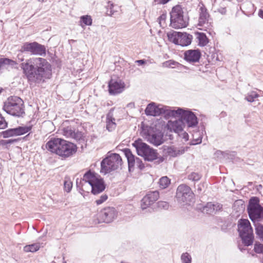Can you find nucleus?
Segmentation results:
<instances>
[{"label": "nucleus", "mask_w": 263, "mask_h": 263, "mask_svg": "<svg viewBox=\"0 0 263 263\" xmlns=\"http://www.w3.org/2000/svg\"><path fill=\"white\" fill-rule=\"evenodd\" d=\"M135 63L139 66H143L146 64L147 60L144 59L138 60L135 61Z\"/></svg>", "instance_id": "nucleus-58"}, {"label": "nucleus", "mask_w": 263, "mask_h": 263, "mask_svg": "<svg viewBox=\"0 0 263 263\" xmlns=\"http://www.w3.org/2000/svg\"><path fill=\"white\" fill-rule=\"evenodd\" d=\"M154 132V128L148 125H144L143 123L141 127L140 135L145 140H147L152 134Z\"/></svg>", "instance_id": "nucleus-29"}, {"label": "nucleus", "mask_w": 263, "mask_h": 263, "mask_svg": "<svg viewBox=\"0 0 263 263\" xmlns=\"http://www.w3.org/2000/svg\"><path fill=\"white\" fill-rule=\"evenodd\" d=\"M166 17V15L163 14L158 17L159 23L160 26H162V24H164Z\"/></svg>", "instance_id": "nucleus-55"}, {"label": "nucleus", "mask_w": 263, "mask_h": 263, "mask_svg": "<svg viewBox=\"0 0 263 263\" xmlns=\"http://www.w3.org/2000/svg\"><path fill=\"white\" fill-rule=\"evenodd\" d=\"M200 10L201 12L199 17L198 25L201 26L208 21V17L209 16V14L206 12V10L204 8H200Z\"/></svg>", "instance_id": "nucleus-37"}, {"label": "nucleus", "mask_w": 263, "mask_h": 263, "mask_svg": "<svg viewBox=\"0 0 263 263\" xmlns=\"http://www.w3.org/2000/svg\"><path fill=\"white\" fill-rule=\"evenodd\" d=\"M116 59L117 58H116V59L114 62V65L116 67H120L121 68V66H120V64H121L123 65L124 62V60H123V59L118 58V60L117 61Z\"/></svg>", "instance_id": "nucleus-54"}, {"label": "nucleus", "mask_w": 263, "mask_h": 263, "mask_svg": "<svg viewBox=\"0 0 263 263\" xmlns=\"http://www.w3.org/2000/svg\"><path fill=\"white\" fill-rule=\"evenodd\" d=\"M23 73L29 84H40L49 79L52 76L51 64L42 58H32L20 64Z\"/></svg>", "instance_id": "nucleus-1"}, {"label": "nucleus", "mask_w": 263, "mask_h": 263, "mask_svg": "<svg viewBox=\"0 0 263 263\" xmlns=\"http://www.w3.org/2000/svg\"><path fill=\"white\" fill-rule=\"evenodd\" d=\"M74 129H71V126H68L62 129V134L66 138H72Z\"/></svg>", "instance_id": "nucleus-44"}, {"label": "nucleus", "mask_w": 263, "mask_h": 263, "mask_svg": "<svg viewBox=\"0 0 263 263\" xmlns=\"http://www.w3.org/2000/svg\"><path fill=\"white\" fill-rule=\"evenodd\" d=\"M205 126H206V123L203 120V118L201 119L200 122V126L199 128H200V130L201 131L202 135L203 134V133L205 134Z\"/></svg>", "instance_id": "nucleus-53"}, {"label": "nucleus", "mask_w": 263, "mask_h": 263, "mask_svg": "<svg viewBox=\"0 0 263 263\" xmlns=\"http://www.w3.org/2000/svg\"><path fill=\"white\" fill-rule=\"evenodd\" d=\"M218 154L220 153L224 157L227 158L229 160L234 161L235 159L238 158L236 157L237 153L235 151L232 152H223L220 150L217 151Z\"/></svg>", "instance_id": "nucleus-36"}, {"label": "nucleus", "mask_w": 263, "mask_h": 263, "mask_svg": "<svg viewBox=\"0 0 263 263\" xmlns=\"http://www.w3.org/2000/svg\"><path fill=\"white\" fill-rule=\"evenodd\" d=\"M176 198L178 202L190 205L194 201L195 194L189 186L181 184L177 189Z\"/></svg>", "instance_id": "nucleus-8"}, {"label": "nucleus", "mask_w": 263, "mask_h": 263, "mask_svg": "<svg viewBox=\"0 0 263 263\" xmlns=\"http://www.w3.org/2000/svg\"><path fill=\"white\" fill-rule=\"evenodd\" d=\"M17 59L19 62H23L24 60V56L23 55V53L21 52L17 55Z\"/></svg>", "instance_id": "nucleus-62"}, {"label": "nucleus", "mask_w": 263, "mask_h": 263, "mask_svg": "<svg viewBox=\"0 0 263 263\" xmlns=\"http://www.w3.org/2000/svg\"><path fill=\"white\" fill-rule=\"evenodd\" d=\"M178 118H181L184 126L186 124L189 128L196 127L199 123L196 114L189 108H181Z\"/></svg>", "instance_id": "nucleus-12"}, {"label": "nucleus", "mask_w": 263, "mask_h": 263, "mask_svg": "<svg viewBox=\"0 0 263 263\" xmlns=\"http://www.w3.org/2000/svg\"><path fill=\"white\" fill-rule=\"evenodd\" d=\"M80 25L83 26V25L89 26L92 24V19L90 16L86 15H83L80 17Z\"/></svg>", "instance_id": "nucleus-43"}, {"label": "nucleus", "mask_w": 263, "mask_h": 263, "mask_svg": "<svg viewBox=\"0 0 263 263\" xmlns=\"http://www.w3.org/2000/svg\"><path fill=\"white\" fill-rule=\"evenodd\" d=\"M163 104H157L154 102L148 103L144 110L147 116L158 117L162 116Z\"/></svg>", "instance_id": "nucleus-18"}, {"label": "nucleus", "mask_w": 263, "mask_h": 263, "mask_svg": "<svg viewBox=\"0 0 263 263\" xmlns=\"http://www.w3.org/2000/svg\"><path fill=\"white\" fill-rule=\"evenodd\" d=\"M255 227V234L256 237L260 240L263 241V224L261 223H257L254 224Z\"/></svg>", "instance_id": "nucleus-38"}, {"label": "nucleus", "mask_w": 263, "mask_h": 263, "mask_svg": "<svg viewBox=\"0 0 263 263\" xmlns=\"http://www.w3.org/2000/svg\"><path fill=\"white\" fill-rule=\"evenodd\" d=\"M115 107L110 108L106 115V128L108 132L114 131L117 126L115 118L114 117Z\"/></svg>", "instance_id": "nucleus-26"}, {"label": "nucleus", "mask_w": 263, "mask_h": 263, "mask_svg": "<svg viewBox=\"0 0 263 263\" xmlns=\"http://www.w3.org/2000/svg\"><path fill=\"white\" fill-rule=\"evenodd\" d=\"M32 120L27 122V124L23 126H17L14 128H9L0 132V137L4 139H7L12 137H17L24 135L30 132L33 125L30 124Z\"/></svg>", "instance_id": "nucleus-9"}, {"label": "nucleus", "mask_w": 263, "mask_h": 263, "mask_svg": "<svg viewBox=\"0 0 263 263\" xmlns=\"http://www.w3.org/2000/svg\"><path fill=\"white\" fill-rule=\"evenodd\" d=\"M155 160H156L155 163L156 164H159L165 160V158L164 156H159V154L158 153L157 157Z\"/></svg>", "instance_id": "nucleus-56"}, {"label": "nucleus", "mask_w": 263, "mask_h": 263, "mask_svg": "<svg viewBox=\"0 0 263 263\" xmlns=\"http://www.w3.org/2000/svg\"><path fill=\"white\" fill-rule=\"evenodd\" d=\"M90 186L91 187V194L96 195L105 191L106 187V184L104 179L101 177L97 181L92 184Z\"/></svg>", "instance_id": "nucleus-25"}, {"label": "nucleus", "mask_w": 263, "mask_h": 263, "mask_svg": "<svg viewBox=\"0 0 263 263\" xmlns=\"http://www.w3.org/2000/svg\"><path fill=\"white\" fill-rule=\"evenodd\" d=\"M132 145L135 148L137 154L143 158L145 161L153 162L156 159L157 150L144 142L141 138H137Z\"/></svg>", "instance_id": "nucleus-5"}, {"label": "nucleus", "mask_w": 263, "mask_h": 263, "mask_svg": "<svg viewBox=\"0 0 263 263\" xmlns=\"http://www.w3.org/2000/svg\"><path fill=\"white\" fill-rule=\"evenodd\" d=\"M125 88L124 82L119 77H111L108 82V91L110 95H119L124 91Z\"/></svg>", "instance_id": "nucleus-13"}, {"label": "nucleus", "mask_w": 263, "mask_h": 263, "mask_svg": "<svg viewBox=\"0 0 263 263\" xmlns=\"http://www.w3.org/2000/svg\"><path fill=\"white\" fill-rule=\"evenodd\" d=\"M247 212L253 224L259 223V222L263 219V208L262 206L248 210Z\"/></svg>", "instance_id": "nucleus-19"}, {"label": "nucleus", "mask_w": 263, "mask_h": 263, "mask_svg": "<svg viewBox=\"0 0 263 263\" xmlns=\"http://www.w3.org/2000/svg\"><path fill=\"white\" fill-rule=\"evenodd\" d=\"M157 208L160 209L167 210L169 207V204L166 201H159L157 202Z\"/></svg>", "instance_id": "nucleus-50"}, {"label": "nucleus", "mask_w": 263, "mask_h": 263, "mask_svg": "<svg viewBox=\"0 0 263 263\" xmlns=\"http://www.w3.org/2000/svg\"><path fill=\"white\" fill-rule=\"evenodd\" d=\"M181 111V107H177L176 110L172 109L170 106L163 105L162 109V116H163L165 119L170 117H178Z\"/></svg>", "instance_id": "nucleus-27"}, {"label": "nucleus", "mask_w": 263, "mask_h": 263, "mask_svg": "<svg viewBox=\"0 0 263 263\" xmlns=\"http://www.w3.org/2000/svg\"><path fill=\"white\" fill-rule=\"evenodd\" d=\"M202 212L206 214L212 215L215 214L217 212L219 211L222 209V205L218 202L213 203L209 202L202 206Z\"/></svg>", "instance_id": "nucleus-24"}, {"label": "nucleus", "mask_w": 263, "mask_h": 263, "mask_svg": "<svg viewBox=\"0 0 263 263\" xmlns=\"http://www.w3.org/2000/svg\"><path fill=\"white\" fill-rule=\"evenodd\" d=\"M123 163L120 155L117 153L108 152L101 162L100 173L104 175L118 170Z\"/></svg>", "instance_id": "nucleus-4"}, {"label": "nucleus", "mask_w": 263, "mask_h": 263, "mask_svg": "<svg viewBox=\"0 0 263 263\" xmlns=\"http://www.w3.org/2000/svg\"><path fill=\"white\" fill-rule=\"evenodd\" d=\"M170 25L175 29L186 27L188 25V19L184 17L183 9L177 5L172 8L170 12Z\"/></svg>", "instance_id": "nucleus-6"}, {"label": "nucleus", "mask_w": 263, "mask_h": 263, "mask_svg": "<svg viewBox=\"0 0 263 263\" xmlns=\"http://www.w3.org/2000/svg\"><path fill=\"white\" fill-rule=\"evenodd\" d=\"M254 251L257 254H262L263 253V243L258 241H255L254 245Z\"/></svg>", "instance_id": "nucleus-46"}, {"label": "nucleus", "mask_w": 263, "mask_h": 263, "mask_svg": "<svg viewBox=\"0 0 263 263\" xmlns=\"http://www.w3.org/2000/svg\"><path fill=\"white\" fill-rule=\"evenodd\" d=\"M203 135H200L197 138L193 139L190 142V145H196L201 143L203 138Z\"/></svg>", "instance_id": "nucleus-51"}, {"label": "nucleus", "mask_w": 263, "mask_h": 263, "mask_svg": "<svg viewBox=\"0 0 263 263\" xmlns=\"http://www.w3.org/2000/svg\"><path fill=\"white\" fill-rule=\"evenodd\" d=\"M118 211L114 207L106 206L98 214V223H110L117 217Z\"/></svg>", "instance_id": "nucleus-15"}, {"label": "nucleus", "mask_w": 263, "mask_h": 263, "mask_svg": "<svg viewBox=\"0 0 263 263\" xmlns=\"http://www.w3.org/2000/svg\"><path fill=\"white\" fill-rule=\"evenodd\" d=\"M183 55V59L191 64L199 62L202 57L201 50L199 48L186 50Z\"/></svg>", "instance_id": "nucleus-17"}, {"label": "nucleus", "mask_w": 263, "mask_h": 263, "mask_svg": "<svg viewBox=\"0 0 263 263\" xmlns=\"http://www.w3.org/2000/svg\"><path fill=\"white\" fill-rule=\"evenodd\" d=\"M3 109L7 114L14 117H23L25 114L24 101L17 96L9 97L4 102Z\"/></svg>", "instance_id": "nucleus-3"}, {"label": "nucleus", "mask_w": 263, "mask_h": 263, "mask_svg": "<svg viewBox=\"0 0 263 263\" xmlns=\"http://www.w3.org/2000/svg\"><path fill=\"white\" fill-rule=\"evenodd\" d=\"M46 53V47L37 42H33V55H45Z\"/></svg>", "instance_id": "nucleus-31"}, {"label": "nucleus", "mask_w": 263, "mask_h": 263, "mask_svg": "<svg viewBox=\"0 0 263 263\" xmlns=\"http://www.w3.org/2000/svg\"><path fill=\"white\" fill-rule=\"evenodd\" d=\"M19 52H30L31 54L33 55V42H26L23 44Z\"/></svg>", "instance_id": "nucleus-34"}, {"label": "nucleus", "mask_w": 263, "mask_h": 263, "mask_svg": "<svg viewBox=\"0 0 263 263\" xmlns=\"http://www.w3.org/2000/svg\"><path fill=\"white\" fill-rule=\"evenodd\" d=\"M171 183V179L167 176L161 177L159 181V184L160 188L164 189L168 186Z\"/></svg>", "instance_id": "nucleus-41"}, {"label": "nucleus", "mask_w": 263, "mask_h": 263, "mask_svg": "<svg viewBox=\"0 0 263 263\" xmlns=\"http://www.w3.org/2000/svg\"><path fill=\"white\" fill-rule=\"evenodd\" d=\"M8 144L7 140L1 139L0 140V146H5V148H8Z\"/></svg>", "instance_id": "nucleus-60"}, {"label": "nucleus", "mask_w": 263, "mask_h": 263, "mask_svg": "<svg viewBox=\"0 0 263 263\" xmlns=\"http://www.w3.org/2000/svg\"><path fill=\"white\" fill-rule=\"evenodd\" d=\"M40 246L37 243H32L30 245H26L24 247V251L25 252H36L39 250Z\"/></svg>", "instance_id": "nucleus-39"}, {"label": "nucleus", "mask_w": 263, "mask_h": 263, "mask_svg": "<svg viewBox=\"0 0 263 263\" xmlns=\"http://www.w3.org/2000/svg\"><path fill=\"white\" fill-rule=\"evenodd\" d=\"M242 243L245 247L251 246L253 245L254 240V235L253 232L245 233L239 234Z\"/></svg>", "instance_id": "nucleus-28"}, {"label": "nucleus", "mask_w": 263, "mask_h": 263, "mask_svg": "<svg viewBox=\"0 0 263 263\" xmlns=\"http://www.w3.org/2000/svg\"><path fill=\"white\" fill-rule=\"evenodd\" d=\"M121 151L124 154L126 158L128 165V170L129 173H132L134 171L135 163H136L137 167L142 171L145 168V165L142 160L139 157L134 155L129 148H124L121 149Z\"/></svg>", "instance_id": "nucleus-11"}, {"label": "nucleus", "mask_w": 263, "mask_h": 263, "mask_svg": "<svg viewBox=\"0 0 263 263\" xmlns=\"http://www.w3.org/2000/svg\"><path fill=\"white\" fill-rule=\"evenodd\" d=\"M189 147H181L180 149H177L174 146L163 145L162 149L164 152H166V154L172 157H177L180 155L183 154L189 149Z\"/></svg>", "instance_id": "nucleus-22"}, {"label": "nucleus", "mask_w": 263, "mask_h": 263, "mask_svg": "<svg viewBox=\"0 0 263 263\" xmlns=\"http://www.w3.org/2000/svg\"><path fill=\"white\" fill-rule=\"evenodd\" d=\"M73 186L72 182L71 181L69 177L66 176L64 180V191L67 193L71 192Z\"/></svg>", "instance_id": "nucleus-40"}, {"label": "nucleus", "mask_w": 263, "mask_h": 263, "mask_svg": "<svg viewBox=\"0 0 263 263\" xmlns=\"http://www.w3.org/2000/svg\"><path fill=\"white\" fill-rule=\"evenodd\" d=\"M232 208L236 213H238L237 215H239L245 211V201L242 199L235 200L233 204Z\"/></svg>", "instance_id": "nucleus-30"}, {"label": "nucleus", "mask_w": 263, "mask_h": 263, "mask_svg": "<svg viewBox=\"0 0 263 263\" xmlns=\"http://www.w3.org/2000/svg\"><path fill=\"white\" fill-rule=\"evenodd\" d=\"M201 177V176L198 173L192 172L188 175V179L193 181H199Z\"/></svg>", "instance_id": "nucleus-48"}, {"label": "nucleus", "mask_w": 263, "mask_h": 263, "mask_svg": "<svg viewBox=\"0 0 263 263\" xmlns=\"http://www.w3.org/2000/svg\"><path fill=\"white\" fill-rule=\"evenodd\" d=\"M32 120L27 122V124L23 126H17L14 128H9L0 132V137L4 139H7L12 137H17L24 135L30 132L33 125L30 124Z\"/></svg>", "instance_id": "nucleus-10"}, {"label": "nucleus", "mask_w": 263, "mask_h": 263, "mask_svg": "<svg viewBox=\"0 0 263 263\" xmlns=\"http://www.w3.org/2000/svg\"><path fill=\"white\" fill-rule=\"evenodd\" d=\"M45 147L48 151L59 156L62 159L73 156L78 151L76 144L61 138H51L46 143Z\"/></svg>", "instance_id": "nucleus-2"}, {"label": "nucleus", "mask_w": 263, "mask_h": 263, "mask_svg": "<svg viewBox=\"0 0 263 263\" xmlns=\"http://www.w3.org/2000/svg\"><path fill=\"white\" fill-rule=\"evenodd\" d=\"M237 231L238 234L253 231L251 223L248 219L240 218L237 223Z\"/></svg>", "instance_id": "nucleus-23"}, {"label": "nucleus", "mask_w": 263, "mask_h": 263, "mask_svg": "<svg viewBox=\"0 0 263 263\" xmlns=\"http://www.w3.org/2000/svg\"><path fill=\"white\" fill-rule=\"evenodd\" d=\"M21 138H18L16 139H7V141L8 145H10L20 141L21 140Z\"/></svg>", "instance_id": "nucleus-57"}, {"label": "nucleus", "mask_w": 263, "mask_h": 263, "mask_svg": "<svg viewBox=\"0 0 263 263\" xmlns=\"http://www.w3.org/2000/svg\"><path fill=\"white\" fill-rule=\"evenodd\" d=\"M162 66L167 67V68H174L175 67H177L179 69L181 68H184L185 69H187V67L181 64L178 63V62L175 61L174 60H169L168 61H166L162 63Z\"/></svg>", "instance_id": "nucleus-32"}, {"label": "nucleus", "mask_w": 263, "mask_h": 263, "mask_svg": "<svg viewBox=\"0 0 263 263\" xmlns=\"http://www.w3.org/2000/svg\"><path fill=\"white\" fill-rule=\"evenodd\" d=\"M258 16L263 19V10L260 9L258 11Z\"/></svg>", "instance_id": "nucleus-64"}, {"label": "nucleus", "mask_w": 263, "mask_h": 263, "mask_svg": "<svg viewBox=\"0 0 263 263\" xmlns=\"http://www.w3.org/2000/svg\"><path fill=\"white\" fill-rule=\"evenodd\" d=\"M261 206L259 203V198L256 196H253L250 198L247 210Z\"/></svg>", "instance_id": "nucleus-35"}, {"label": "nucleus", "mask_w": 263, "mask_h": 263, "mask_svg": "<svg viewBox=\"0 0 263 263\" xmlns=\"http://www.w3.org/2000/svg\"><path fill=\"white\" fill-rule=\"evenodd\" d=\"M163 137L164 133L160 129H156V132H154L146 141L154 146H158L164 142Z\"/></svg>", "instance_id": "nucleus-21"}, {"label": "nucleus", "mask_w": 263, "mask_h": 263, "mask_svg": "<svg viewBox=\"0 0 263 263\" xmlns=\"http://www.w3.org/2000/svg\"><path fill=\"white\" fill-rule=\"evenodd\" d=\"M259 97V95L258 93H257L256 91H252L250 92H248L246 95L245 99L248 102L252 103L255 101V99L258 98Z\"/></svg>", "instance_id": "nucleus-42"}, {"label": "nucleus", "mask_w": 263, "mask_h": 263, "mask_svg": "<svg viewBox=\"0 0 263 263\" xmlns=\"http://www.w3.org/2000/svg\"><path fill=\"white\" fill-rule=\"evenodd\" d=\"M108 199V195L106 194L102 195L100 198L96 200L95 202L97 205H100L105 202Z\"/></svg>", "instance_id": "nucleus-52"}, {"label": "nucleus", "mask_w": 263, "mask_h": 263, "mask_svg": "<svg viewBox=\"0 0 263 263\" xmlns=\"http://www.w3.org/2000/svg\"><path fill=\"white\" fill-rule=\"evenodd\" d=\"M4 65H10L11 59L8 58H2Z\"/></svg>", "instance_id": "nucleus-59"}, {"label": "nucleus", "mask_w": 263, "mask_h": 263, "mask_svg": "<svg viewBox=\"0 0 263 263\" xmlns=\"http://www.w3.org/2000/svg\"><path fill=\"white\" fill-rule=\"evenodd\" d=\"M192 260L191 255L187 252L183 253L181 255L182 263H192Z\"/></svg>", "instance_id": "nucleus-45"}, {"label": "nucleus", "mask_w": 263, "mask_h": 263, "mask_svg": "<svg viewBox=\"0 0 263 263\" xmlns=\"http://www.w3.org/2000/svg\"><path fill=\"white\" fill-rule=\"evenodd\" d=\"M168 41L182 47L191 45L193 36L191 34H166Z\"/></svg>", "instance_id": "nucleus-14"}, {"label": "nucleus", "mask_w": 263, "mask_h": 263, "mask_svg": "<svg viewBox=\"0 0 263 263\" xmlns=\"http://www.w3.org/2000/svg\"><path fill=\"white\" fill-rule=\"evenodd\" d=\"M101 176L97 173L94 170L92 169H88L84 174L83 178H81L80 181L78 178L76 180V187L79 193L83 196L84 197L87 195L89 194L88 192H85L83 189V186L84 183H88L90 185L97 181Z\"/></svg>", "instance_id": "nucleus-7"}, {"label": "nucleus", "mask_w": 263, "mask_h": 263, "mask_svg": "<svg viewBox=\"0 0 263 263\" xmlns=\"http://www.w3.org/2000/svg\"><path fill=\"white\" fill-rule=\"evenodd\" d=\"M127 107L133 108L135 107V103L134 102H130L127 105Z\"/></svg>", "instance_id": "nucleus-63"}, {"label": "nucleus", "mask_w": 263, "mask_h": 263, "mask_svg": "<svg viewBox=\"0 0 263 263\" xmlns=\"http://www.w3.org/2000/svg\"><path fill=\"white\" fill-rule=\"evenodd\" d=\"M8 126V122L5 118L1 115L0 116V129H5Z\"/></svg>", "instance_id": "nucleus-49"}, {"label": "nucleus", "mask_w": 263, "mask_h": 263, "mask_svg": "<svg viewBox=\"0 0 263 263\" xmlns=\"http://www.w3.org/2000/svg\"><path fill=\"white\" fill-rule=\"evenodd\" d=\"M72 138L76 141H81L84 139V134L82 132L77 130V132L74 130Z\"/></svg>", "instance_id": "nucleus-47"}, {"label": "nucleus", "mask_w": 263, "mask_h": 263, "mask_svg": "<svg viewBox=\"0 0 263 263\" xmlns=\"http://www.w3.org/2000/svg\"><path fill=\"white\" fill-rule=\"evenodd\" d=\"M159 198V193L158 191L148 192L141 200V208L144 210L149 208Z\"/></svg>", "instance_id": "nucleus-16"}, {"label": "nucleus", "mask_w": 263, "mask_h": 263, "mask_svg": "<svg viewBox=\"0 0 263 263\" xmlns=\"http://www.w3.org/2000/svg\"><path fill=\"white\" fill-rule=\"evenodd\" d=\"M184 127V124L181 118L175 121H168L166 125V128L169 132L177 134L183 132Z\"/></svg>", "instance_id": "nucleus-20"}, {"label": "nucleus", "mask_w": 263, "mask_h": 263, "mask_svg": "<svg viewBox=\"0 0 263 263\" xmlns=\"http://www.w3.org/2000/svg\"><path fill=\"white\" fill-rule=\"evenodd\" d=\"M182 138L185 140V141H187L189 140V135L188 133L186 132H184L182 134Z\"/></svg>", "instance_id": "nucleus-61"}, {"label": "nucleus", "mask_w": 263, "mask_h": 263, "mask_svg": "<svg viewBox=\"0 0 263 263\" xmlns=\"http://www.w3.org/2000/svg\"><path fill=\"white\" fill-rule=\"evenodd\" d=\"M197 35V45L202 47L207 45L210 42V39L207 37L206 34H196Z\"/></svg>", "instance_id": "nucleus-33"}]
</instances>
